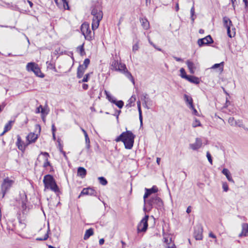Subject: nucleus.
I'll list each match as a JSON object with an SVG mask.
<instances>
[{"instance_id":"nucleus-16","label":"nucleus","mask_w":248,"mask_h":248,"mask_svg":"<svg viewBox=\"0 0 248 248\" xmlns=\"http://www.w3.org/2000/svg\"><path fill=\"white\" fill-rule=\"evenodd\" d=\"M202 143L201 139L199 138H196L195 142L194 143L190 144L189 147L193 150H197L202 147Z\"/></svg>"},{"instance_id":"nucleus-45","label":"nucleus","mask_w":248,"mask_h":248,"mask_svg":"<svg viewBox=\"0 0 248 248\" xmlns=\"http://www.w3.org/2000/svg\"><path fill=\"white\" fill-rule=\"evenodd\" d=\"M105 94H106V95L107 98H108V99L109 101L111 102L112 100V99H114L112 97V96H111V95H110V94L108 92H107V91H105Z\"/></svg>"},{"instance_id":"nucleus-40","label":"nucleus","mask_w":248,"mask_h":248,"mask_svg":"<svg viewBox=\"0 0 248 248\" xmlns=\"http://www.w3.org/2000/svg\"><path fill=\"white\" fill-rule=\"evenodd\" d=\"M180 76L181 77V78L186 79V78H187V77L188 76L186 75L184 68H181L180 70Z\"/></svg>"},{"instance_id":"nucleus-30","label":"nucleus","mask_w":248,"mask_h":248,"mask_svg":"<svg viewBox=\"0 0 248 248\" xmlns=\"http://www.w3.org/2000/svg\"><path fill=\"white\" fill-rule=\"evenodd\" d=\"M16 144L19 150H23L25 149V146L23 145V142H22L21 138L19 136H17V141Z\"/></svg>"},{"instance_id":"nucleus-20","label":"nucleus","mask_w":248,"mask_h":248,"mask_svg":"<svg viewBox=\"0 0 248 248\" xmlns=\"http://www.w3.org/2000/svg\"><path fill=\"white\" fill-rule=\"evenodd\" d=\"M248 235V223H244L242 224V231L239 234V237L247 236Z\"/></svg>"},{"instance_id":"nucleus-8","label":"nucleus","mask_w":248,"mask_h":248,"mask_svg":"<svg viewBox=\"0 0 248 248\" xmlns=\"http://www.w3.org/2000/svg\"><path fill=\"white\" fill-rule=\"evenodd\" d=\"M14 181L9 178H5L1 185V191L2 192V198L4 197L7 190L12 186Z\"/></svg>"},{"instance_id":"nucleus-52","label":"nucleus","mask_w":248,"mask_h":248,"mask_svg":"<svg viewBox=\"0 0 248 248\" xmlns=\"http://www.w3.org/2000/svg\"><path fill=\"white\" fill-rule=\"evenodd\" d=\"M80 55L81 56H83L85 54V52L83 48V46H82L80 48Z\"/></svg>"},{"instance_id":"nucleus-55","label":"nucleus","mask_w":248,"mask_h":248,"mask_svg":"<svg viewBox=\"0 0 248 248\" xmlns=\"http://www.w3.org/2000/svg\"><path fill=\"white\" fill-rule=\"evenodd\" d=\"M82 88L85 90H87L88 88V85L85 83H83L82 84Z\"/></svg>"},{"instance_id":"nucleus-41","label":"nucleus","mask_w":248,"mask_h":248,"mask_svg":"<svg viewBox=\"0 0 248 248\" xmlns=\"http://www.w3.org/2000/svg\"><path fill=\"white\" fill-rule=\"evenodd\" d=\"M92 74V73H88V74H86L85 75V76L82 79L81 81H79L78 82L80 83V82H87L89 80L90 77V75Z\"/></svg>"},{"instance_id":"nucleus-57","label":"nucleus","mask_w":248,"mask_h":248,"mask_svg":"<svg viewBox=\"0 0 248 248\" xmlns=\"http://www.w3.org/2000/svg\"><path fill=\"white\" fill-rule=\"evenodd\" d=\"M209 236L213 238H216V236L212 232H210L209 234Z\"/></svg>"},{"instance_id":"nucleus-61","label":"nucleus","mask_w":248,"mask_h":248,"mask_svg":"<svg viewBox=\"0 0 248 248\" xmlns=\"http://www.w3.org/2000/svg\"><path fill=\"white\" fill-rule=\"evenodd\" d=\"M160 160L161 159L159 157H157L156 158V163H157L158 165H159Z\"/></svg>"},{"instance_id":"nucleus-6","label":"nucleus","mask_w":248,"mask_h":248,"mask_svg":"<svg viewBox=\"0 0 248 248\" xmlns=\"http://www.w3.org/2000/svg\"><path fill=\"white\" fill-rule=\"evenodd\" d=\"M26 69L28 71L33 72L37 76L43 77L40 74H41L40 69L38 65L35 62H29L26 66Z\"/></svg>"},{"instance_id":"nucleus-47","label":"nucleus","mask_w":248,"mask_h":248,"mask_svg":"<svg viewBox=\"0 0 248 248\" xmlns=\"http://www.w3.org/2000/svg\"><path fill=\"white\" fill-rule=\"evenodd\" d=\"M139 48L138 43H136L133 46L132 51L134 52H136L139 49Z\"/></svg>"},{"instance_id":"nucleus-15","label":"nucleus","mask_w":248,"mask_h":248,"mask_svg":"<svg viewBox=\"0 0 248 248\" xmlns=\"http://www.w3.org/2000/svg\"><path fill=\"white\" fill-rule=\"evenodd\" d=\"M163 240L168 248H176L174 244L171 243L172 238L170 235L164 234Z\"/></svg>"},{"instance_id":"nucleus-10","label":"nucleus","mask_w":248,"mask_h":248,"mask_svg":"<svg viewBox=\"0 0 248 248\" xmlns=\"http://www.w3.org/2000/svg\"><path fill=\"white\" fill-rule=\"evenodd\" d=\"M145 193L143 196L144 202H146V199L152 194L156 193L158 189L156 186H154L151 188H145Z\"/></svg>"},{"instance_id":"nucleus-33","label":"nucleus","mask_w":248,"mask_h":248,"mask_svg":"<svg viewBox=\"0 0 248 248\" xmlns=\"http://www.w3.org/2000/svg\"><path fill=\"white\" fill-rule=\"evenodd\" d=\"M229 32H227L228 35L231 38L234 37L235 35V29L233 26L229 29Z\"/></svg>"},{"instance_id":"nucleus-42","label":"nucleus","mask_w":248,"mask_h":248,"mask_svg":"<svg viewBox=\"0 0 248 248\" xmlns=\"http://www.w3.org/2000/svg\"><path fill=\"white\" fill-rule=\"evenodd\" d=\"M99 183L103 186H105L107 184V180L103 177H100L98 178Z\"/></svg>"},{"instance_id":"nucleus-31","label":"nucleus","mask_w":248,"mask_h":248,"mask_svg":"<svg viewBox=\"0 0 248 248\" xmlns=\"http://www.w3.org/2000/svg\"><path fill=\"white\" fill-rule=\"evenodd\" d=\"M140 22L141 23V25L143 28L145 30H147L149 28V23L148 21L145 18H141L140 19Z\"/></svg>"},{"instance_id":"nucleus-11","label":"nucleus","mask_w":248,"mask_h":248,"mask_svg":"<svg viewBox=\"0 0 248 248\" xmlns=\"http://www.w3.org/2000/svg\"><path fill=\"white\" fill-rule=\"evenodd\" d=\"M213 42V40L210 35H208L206 37L199 39L198 40V44L200 46L204 45H208Z\"/></svg>"},{"instance_id":"nucleus-18","label":"nucleus","mask_w":248,"mask_h":248,"mask_svg":"<svg viewBox=\"0 0 248 248\" xmlns=\"http://www.w3.org/2000/svg\"><path fill=\"white\" fill-rule=\"evenodd\" d=\"M223 22L224 26L227 30V32H229V29L233 26L232 21L229 17L225 16L223 18Z\"/></svg>"},{"instance_id":"nucleus-53","label":"nucleus","mask_w":248,"mask_h":248,"mask_svg":"<svg viewBox=\"0 0 248 248\" xmlns=\"http://www.w3.org/2000/svg\"><path fill=\"white\" fill-rule=\"evenodd\" d=\"M173 58L176 61H178V62H183V59H182L181 58H178L177 57H175V56H173Z\"/></svg>"},{"instance_id":"nucleus-38","label":"nucleus","mask_w":248,"mask_h":248,"mask_svg":"<svg viewBox=\"0 0 248 248\" xmlns=\"http://www.w3.org/2000/svg\"><path fill=\"white\" fill-rule=\"evenodd\" d=\"M228 123L231 125L233 126H235L237 124V121L235 120L233 117H230L228 119Z\"/></svg>"},{"instance_id":"nucleus-7","label":"nucleus","mask_w":248,"mask_h":248,"mask_svg":"<svg viewBox=\"0 0 248 248\" xmlns=\"http://www.w3.org/2000/svg\"><path fill=\"white\" fill-rule=\"evenodd\" d=\"M148 217L149 216L148 215L145 216L139 223L137 227V231L138 232H146L148 227L147 221Z\"/></svg>"},{"instance_id":"nucleus-43","label":"nucleus","mask_w":248,"mask_h":248,"mask_svg":"<svg viewBox=\"0 0 248 248\" xmlns=\"http://www.w3.org/2000/svg\"><path fill=\"white\" fill-rule=\"evenodd\" d=\"M201 125V123L199 120L195 119L192 123V126L196 127L197 126H200Z\"/></svg>"},{"instance_id":"nucleus-9","label":"nucleus","mask_w":248,"mask_h":248,"mask_svg":"<svg viewBox=\"0 0 248 248\" xmlns=\"http://www.w3.org/2000/svg\"><path fill=\"white\" fill-rule=\"evenodd\" d=\"M124 68H125L124 64L119 63L118 61L115 60L111 62V69L112 70L122 72Z\"/></svg>"},{"instance_id":"nucleus-39","label":"nucleus","mask_w":248,"mask_h":248,"mask_svg":"<svg viewBox=\"0 0 248 248\" xmlns=\"http://www.w3.org/2000/svg\"><path fill=\"white\" fill-rule=\"evenodd\" d=\"M49 232V224H48V229L47 231V232L45 234L44 237H39L37 238V240L39 241H43V240H46L48 238V232Z\"/></svg>"},{"instance_id":"nucleus-14","label":"nucleus","mask_w":248,"mask_h":248,"mask_svg":"<svg viewBox=\"0 0 248 248\" xmlns=\"http://www.w3.org/2000/svg\"><path fill=\"white\" fill-rule=\"evenodd\" d=\"M90 61L89 59L87 58L84 61L83 64L80 65L78 67V78L81 77V75H82L84 70L87 68L90 64Z\"/></svg>"},{"instance_id":"nucleus-44","label":"nucleus","mask_w":248,"mask_h":248,"mask_svg":"<svg viewBox=\"0 0 248 248\" xmlns=\"http://www.w3.org/2000/svg\"><path fill=\"white\" fill-rule=\"evenodd\" d=\"M194 13H195V9H194V6L193 5L190 10L191 19V20L192 21V22H193L194 21V18L193 17L194 15Z\"/></svg>"},{"instance_id":"nucleus-5","label":"nucleus","mask_w":248,"mask_h":248,"mask_svg":"<svg viewBox=\"0 0 248 248\" xmlns=\"http://www.w3.org/2000/svg\"><path fill=\"white\" fill-rule=\"evenodd\" d=\"M80 31L86 40L91 41L93 38L94 33L91 31L89 23H83L81 26Z\"/></svg>"},{"instance_id":"nucleus-58","label":"nucleus","mask_w":248,"mask_h":248,"mask_svg":"<svg viewBox=\"0 0 248 248\" xmlns=\"http://www.w3.org/2000/svg\"><path fill=\"white\" fill-rule=\"evenodd\" d=\"M99 243L100 245H103L104 243V239L103 238L100 239L99 240Z\"/></svg>"},{"instance_id":"nucleus-54","label":"nucleus","mask_w":248,"mask_h":248,"mask_svg":"<svg viewBox=\"0 0 248 248\" xmlns=\"http://www.w3.org/2000/svg\"><path fill=\"white\" fill-rule=\"evenodd\" d=\"M237 124L236 126H238L239 127H242L243 125V124L241 121L238 120L237 121Z\"/></svg>"},{"instance_id":"nucleus-17","label":"nucleus","mask_w":248,"mask_h":248,"mask_svg":"<svg viewBox=\"0 0 248 248\" xmlns=\"http://www.w3.org/2000/svg\"><path fill=\"white\" fill-rule=\"evenodd\" d=\"M141 100L143 101V106L145 108L149 109L150 108L148 107V105L150 104V103H151V100L149 97L148 94L146 93H143L141 97Z\"/></svg>"},{"instance_id":"nucleus-28","label":"nucleus","mask_w":248,"mask_h":248,"mask_svg":"<svg viewBox=\"0 0 248 248\" xmlns=\"http://www.w3.org/2000/svg\"><path fill=\"white\" fill-rule=\"evenodd\" d=\"M122 73L124 74L125 75V76L128 78H129L130 80H131L133 83H134V78L131 75V74L126 69V67H125V68H124L123 70V72H122Z\"/></svg>"},{"instance_id":"nucleus-60","label":"nucleus","mask_w":248,"mask_h":248,"mask_svg":"<svg viewBox=\"0 0 248 248\" xmlns=\"http://www.w3.org/2000/svg\"><path fill=\"white\" fill-rule=\"evenodd\" d=\"M179 9V4L178 3H176V6H175V10L176 11H178Z\"/></svg>"},{"instance_id":"nucleus-24","label":"nucleus","mask_w":248,"mask_h":248,"mask_svg":"<svg viewBox=\"0 0 248 248\" xmlns=\"http://www.w3.org/2000/svg\"><path fill=\"white\" fill-rule=\"evenodd\" d=\"M222 173L225 175L227 179V180L231 182L234 183V181L232 179L231 174L230 171L227 169H223L222 170Z\"/></svg>"},{"instance_id":"nucleus-51","label":"nucleus","mask_w":248,"mask_h":248,"mask_svg":"<svg viewBox=\"0 0 248 248\" xmlns=\"http://www.w3.org/2000/svg\"><path fill=\"white\" fill-rule=\"evenodd\" d=\"M51 129H52V133H55V132L56 131V128L55 126V124H53L51 126Z\"/></svg>"},{"instance_id":"nucleus-1","label":"nucleus","mask_w":248,"mask_h":248,"mask_svg":"<svg viewBox=\"0 0 248 248\" xmlns=\"http://www.w3.org/2000/svg\"><path fill=\"white\" fill-rule=\"evenodd\" d=\"M91 14L93 16L92 24V29L93 31L97 29L99 25L100 21L103 18V12L100 3L98 1L92 7Z\"/></svg>"},{"instance_id":"nucleus-29","label":"nucleus","mask_w":248,"mask_h":248,"mask_svg":"<svg viewBox=\"0 0 248 248\" xmlns=\"http://www.w3.org/2000/svg\"><path fill=\"white\" fill-rule=\"evenodd\" d=\"M93 230L92 228H90L87 230H86L84 236V239L87 240L91 236L93 235Z\"/></svg>"},{"instance_id":"nucleus-23","label":"nucleus","mask_w":248,"mask_h":248,"mask_svg":"<svg viewBox=\"0 0 248 248\" xmlns=\"http://www.w3.org/2000/svg\"><path fill=\"white\" fill-rule=\"evenodd\" d=\"M40 155H42L44 156L45 162L44 163L43 166L45 168L47 167L48 166L50 165V162L48 161V157L49 155L48 153L46 152H41Z\"/></svg>"},{"instance_id":"nucleus-64","label":"nucleus","mask_w":248,"mask_h":248,"mask_svg":"<svg viewBox=\"0 0 248 248\" xmlns=\"http://www.w3.org/2000/svg\"><path fill=\"white\" fill-rule=\"evenodd\" d=\"M28 2L30 6L31 7L32 6V5H33L32 2H31V1H29V0H28Z\"/></svg>"},{"instance_id":"nucleus-25","label":"nucleus","mask_w":248,"mask_h":248,"mask_svg":"<svg viewBox=\"0 0 248 248\" xmlns=\"http://www.w3.org/2000/svg\"><path fill=\"white\" fill-rule=\"evenodd\" d=\"M184 100L189 105V108H193V99L191 97L187 94H185Z\"/></svg>"},{"instance_id":"nucleus-2","label":"nucleus","mask_w":248,"mask_h":248,"mask_svg":"<svg viewBox=\"0 0 248 248\" xmlns=\"http://www.w3.org/2000/svg\"><path fill=\"white\" fill-rule=\"evenodd\" d=\"M135 135L130 131L123 132L116 139V142L122 141L127 149H131L134 144Z\"/></svg>"},{"instance_id":"nucleus-19","label":"nucleus","mask_w":248,"mask_h":248,"mask_svg":"<svg viewBox=\"0 0 248 248\" xmlns=\"http://www.w3.org/2000/svg\"><path fill=\"white\" fill-rule=\"evenodd\" d=\"M38 134H35L34 133H30L27 137L26 139L28 142V144L35 142L36 140L38 139Z\"/></svg>"},{"instance_id":"nucleus-59","label":"nucleus","mask_w":248,"mask_h":248,"mask_svg":"<svg viewBox=\"0 0 248 248\" xmlns=\"http://www.w3.org/2000/svg\"><path fill=\"white\" fill-rule=\"evenodd\" d=\"M191 207L190 206H188L187 207V209H186V212L187 213L189 214V213H190L191 212Z\"/></svg>"},{"instance_id":"nucleus-48","label":"nucleus","mask_w":248,"mask_h":248,"mask_svg":"<svg viewBox=\"0 0 248 248\" xmlns=\"http://www.w3.org/2000/svg\"><path fill=\"white\" fill-rule=\"evenodd\" d=\"M44 111V109L43 108L42 106H40L38 108H37L36 110V113H40V111L42 113H43Z\"/></svg>"},{"instance_id":"nucleus-35","label":"nucleus","mask_w":248,"mask_h":248,"mask_svg":"<svg viewBox=\"0 0 248 248\" xmlns=\"http://www.w3.org/2000/svg\"><path fill=\"white\" fill-rule=\"evenodd\" d=\"M111 102L115 104L119 108H121L124 106V102L121 101H116L115 99H112Z\"/></svg>"},{"instance_id":"nucleus-46","label":"nucleus","mask_w":248,"mask_h":248,"mask_svg":"<svg viewBox=\"0 0 248 248\" xmlns=\"http://www.w3.org/2000/svg\"><path fill=\"white\" fill-rule=\"evenodd\" d=\"M206 156L207 157V159H208L209 162L212 165L213 164V161H212L211 155L209 152H207Z\"/></svg>"},{"instance_id":"nucleus-22","label":"nucleus","mask_w":248,"mask_h":248,"mask_svg":"<svg viewBox=\"0 0 248 248\" xmlns=\"http://www.w3.org/2000/svg\"><path fill=\"white\" fill-rule=\"evenodd\" d=\"M186 63L187 64V67L189 70V72L191 74H194L195 72V70L196 69V67L195 66L194 63L190 60H187L186 62Z\"/></svg>"},{"instance_id":"nucleus-26","label":"nucleus","mask_w":248,"mask_h":248,"mask_svg":"<svg viewBox=\"0 0 248 248\" xmlns=\"http://www.w3.org/2000/svg\"><path fill=\"white\" fill-rule=\"evenodd\" d=\"M186 79L191 83H195L197 84H199L200 82L199 78L192 76H188Z\"/></svg>"},{"instance_id":"nucleus-13","label":"nucleus","mask_w":248,"mask_h":248,"mask_svg":"<svg viewBox=\"0 0 248 248\" xmlns=\"http://www.w3.org/2000/svg\"><path fill=\"white\" fill-rule=\"evenodd\" d=\"M96 194L97 193L96 191L93 188L91 187L85 188H83L82 191L81 192L80 195L78 196V198H79L80 196L84 195L95 196H96Z\"/></svg>"},{"instance_id":"nucleus-36","label":"nucleus","mask_w":248,"mask_h":248,"mask_svg":"<svg viewBox=\"0 0 248 248\" xmlns=\"http://www.w3.org/2000/svg\"><path fill=\"white\" fill-rule=\"evenodd\" d=\"M11 128V122H9L7 123L4 126V130L2 133L0 134V136H1L3 135L6 132L10 130Z\"/></svg>"},{"instance_id":"nucleus-37","label":"nucleus","mask_w":248,"mask_h":248,"mask_svg":"<svg viewBox=\"0 0 248 248\" xmlns=\"http://www.w3.org/2000/svg\"><path fill=\"white\" fill-rule=\"evenodd\" d=\"M136 100V96L135 95H132L128 100V103L126 105V107H131L132 106V104L135 102Z\"/></svg>"},{"instance_id":"nucleus-32","label":"nucleus","mask_w":248,"mask_h":248,"mask_svg":"<svg viewBox=\"0 0 248 248\" xmlns=\"http://www.w3.org/2000/svg\"><path fill=\"white\" fill-rule=\"evenodd\" d=\"M86 173L87 172L85 169L83 167H78V176L84 178L85 177Z\"/></svg>"},{"instance_id":"nucleus-34","label":"nucleus","mask_w":248,"mask_h":248,"mask_svg":"<svg viewBox=\"0 0 248 248\" xmlns=\"http://www.w3.org/2000/svg\"><path fill=\"white\" fill-rule=\"evenodd\" d=\"M223 62H221L220 63H216L212 66V69H216L217 68H219V70L220 72H222L223 70Z\"/></svg>"},{"instance_id":"nucleus-49","label":"nucleus","mask_w":248,"mask_h":248,"mask_svg":"<svg viewBox=\"0 0 248 248\" xmlns=\"http://www.w3.org/2000/svg\"><path fill=\"white\" fill-rule=\"evenodd\" d=\"M222 188L224 191L227 192L228 190V186L226 183H223L222 184Z\"/></svg>"},{"instance_id":"nucleus-27","label":"nucleus","mask_w":248,"mask_h":248,"mask_svg":"<svg viewBox=\"0 0 248 248\" xmlns=\"http://www.w3.org/2000/svg\"><path fill=\"white\" fill-rule=\"evenodd\" d=\"M81 130L82 132L83 133L85 140L86 144V147L87 149H89L90 148V139L88 137V135L87 133V132L82 128H81Z\"/></svg>"},{"instance_id":"nucleus-56","label":"nucleus","mask_w":248,"mask_h":248,"mask_svg":"<svg viewBox=\"0 0 248 248\" xmlns=\"http://www.w3.org/2000/svg\"><path fill=\"white\" fill-rule=\"evenodd\" d=\"M57 142H58L59 146V149L61 151H62V147L61 146V143H60V140L59 139L57 140Z\"/></svg>"},{"instance_id":"nucleus-12","label":"nucleus","mask_w":248,"mask_h":248,"mask_svg":"<svg viewBox=\"0 0 248 248\" xmlns=\"http://www.w3.org/2000/svg\"><path fill=\"white\" fill-rule=\"evenodd\" d=\"M194 236L196 240H202V229L200 226H195Z\"/></svg>"},{"instance_id":"nucleus-50","label":"nucleus","mask_w":248,"mask_h":248,"mask_svg":"<svg viewBox=\"0 0 248 248\" xmlns=\"http://www.w3.org/2000/svg\"><path fill=\"white\" fill-rule=\"evenodd\" d=\"M189 108L193 110L192 113L195 115H198V112L197 110L195 108L194 105H193L192 108Z\"/></svg>"},{"instance_id":"nucleus-3","label":"nucleus","mask_w":248,"mask_h":248,"mask_svg":"<svg viewBox=\"0 0 248 248\" xmlns=\"http://www.w3.org/2000/svg\"><path fill=\"white\" fill-rule=\"evenodd\" d=\"M45 189H49L56 193L59 192V188L53 177L49 174L46 175L43 179Z\"/></svg>"},{"instance_id":"nucleus-21","label":"nucleus","mask_w":248,"mask_h":248,"mask_svg":"<svg viewBox=\"0 0 248 248\" xmlns=\"http://www.w3.org/2000/svg\"><path fill=\"white\" fill-rule=\"evenodd\" d=\"M54 1L58 6H63L64 9H68V0H54Z\"/></svg>"},{"instance_id":"nucleus-4","label":"nucleus","mask_w":248,"mask_h":248,"mask_svg":"<svg viewBox=\"0 0 248 248\" xmlns=\"http://www.w3.org/2000/svg\"><path fill=\"white\" fill-rule=\"evenodd\" d=\"M146 204V207L144 208V210H148L150 211L154 206L156 208H161L163 205V203L161 199L155 196H152L149 200L146 201L144 202Z\"/></svg>"},{"instance_id":"nucleus-63","label":"nucleus","mask_w":248,"mask_h":248,"mask_svg":"<svg viewBox=\"0 0 248 248\" xmlns=\"http://www.w3.org/2000/svg\"><path fill=\"white\" fill-rule=\"evenodd\" d=\"M137 106H138V108H141L140 102V101L137 102Z\"/></svg>"},{"instance_id":"nucleus-62","label":"nucleus","mask_w":248,"mask_h":248,"mask_svg":"<svg viewBox=\"0 0 248 248\" xmlns=\"http://www.w3.org/2000/svg\"><path fill=\"white\" fill-rule=\"evenodd\" d=\"M139 118L141 124H142V115H139Z\"/></svg>"}]
</instances>
